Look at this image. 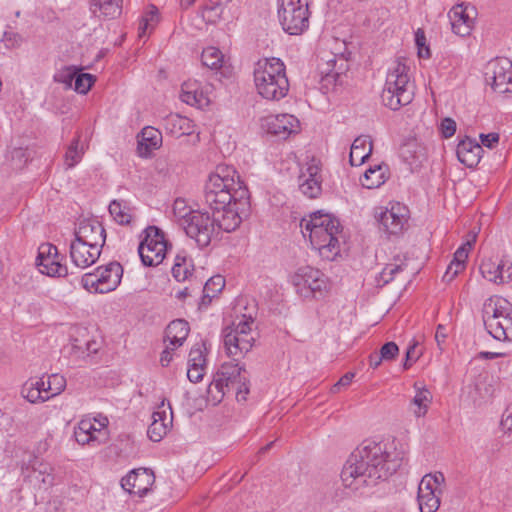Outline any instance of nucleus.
Segmentation results:
<instances>
[{
	"instance_id": "1",
	"label": "nucleus",
	"mask_w": 512,
	"mask_h": 512,
	"mask_svg": "<svg viewBox=\"0 0 512 512\" xmlns=\"http://www.w3.org/2000/svg\"><path fill=\"white\" fill-rule=\"evenodd\" d=\"M203 211L192 210L183 200L174 202V214L186 235L201 248L207 247L218 230L230 233L242 222L250 207L249 190L230 167L218 166L209 176L203 194Z\"/></svg>"
},
{
	"instance_id": "2",
	"label": "nucleus",
	"mask_w": 512,
	"mask_h": 512,
	"mask_svg": "<svg viewBox=\"0 0 512 512\" xmlns=\"http://www.w3.org/2000/svg\"><path fill=\"white\" fill-rule=\"evenodd\" d=\"M403 460L401 453L389 450L386 443L366 440L345 462L340 474L342 484L352 491L374 486L393 475Z\"/></svg>"
},
{
	"instance_id": "3",
	"label": "nucleus",
	"mask_w": 512,
	"mask_h": 512,
	"mask_svg": "<svg viewBox=\"0 0 512 512\" xmlns=\"http://www.w3.org/2000/svg\"><path fill=\"white\" fill-rule=\"evenodd\" d=\"M302 233H309L312 246L317 249L323 258L333 260L340 253L339 234L342 232L340 221L330 214L320 211L303 218L300 222Z\"/></svg>"
},
{
	"instance_id": "4",
	"label": "nucleus",
	"mask_w": 512,
	"mask_h": 512,
	"mask_svg": "<svg viewBox=\"0 0 512 512\" xmlns=\"http://www.w3.org/2000/svg\"><path fill=\"white\" fill-rule=\"evenodd\" d=\"M254 82L258 94L271 101H279L289 91V80L284 62L275 57L260 59L254 68Z\"/></svg>"
},
{
	"instance_id": "5",
	"label": "nucleus",
	"mask_w": 512,
	"mask_h": 512,
	"mask_svg": "<svg viewBox=\"0 0 512 512\" xmlns=\"http://www.w3.org/2000/svg\"><path fill=\"white\" fill-rule=\"evenodd\" d=\"M249 374L245 366L238 363H223L216 374L213 381L208 387V395L216 402H220L224 395L230 390L235 391L237 402H245L249 389Z\"/></svg>"
},
{
	"instance_id": "6",
	"label": "nucleus",
	"mask_w": 512,
	"mask_h": 512,
	"mask_svg": "<svg viewBox=\"0 0 512 512\" xmlns=\"http://www.w3.org/2000/svg\"><path fill=\"white\" fill-rule=\"evenodd\" d=\"M408 70L409 68L404 63L397 62L387 74L381 101L385 107L393 111L410 104L413 100L414 91Z\"/></svg>"
},
{
	"instance_id": "7",
	"label": "nucleus",
	"mask_w": 512,
	"mask_h": 512,
	"mask_svg": "<svg viewBox=\"0 0 512 512\" xmlns=\"http://www.w3.org/2000/svg\"><path fill=\"white\" fill-rule=\"evenodd\" d=\"M487 332L498 341L512 340V304L501 297H490L482 308Z\"/></svg>"
},
{
	"instance_id": "8",
	"label": "nucleus",
	"mask_w": 512,
	"mask_h": 512,
	"mask_svg": "<svg viewBox=\"0 0 512 512\" xmlns=\"http://www.w3.org/2000/svg\"><path fill=\"white\" fill-rule=\"evenodd\" d=\"M311 0H277L282 29L289 35H301L309 28Z\"/></svg>"
},
{
	"instance_id": "9",
	"label": "nucleus",
	"mask_w": 512,
	"mask_h": 512,
	"mask_svg": "<svg viewBox=\"0 0 512 512\" xmlns=\"http://www.w3.org/2000/svg\"><path fill=\"white\" fill-rule=\"evenodd\" d=\"M123 267L118 262H110L105 266H99L94 272L82 276L81 283L88 291L96 293H108L114 291L121 283Z\"/></svg>"
},
{
	"instance_id": "10",
	"label": "nucleus",
	"mask_w": 512,
	"mask_h": 512,
	"mask_svg": "<svg viewBox=\"0 0 512 512\" xmlns=\"http://www.w3.org/2000/svg\"><path fill=\"white\" fill-rule=\"evenodd\" d=\"M143 233L144 238L138 246V254L144 266L161 264L168 250V242L164 232L156 226H148Z\"/></svg>"
},
{
	"instance_id": "11",
	"label": "nucleus",
	"mask_w": 512,
	"mask_h": 512,
	"mask_svg": "<svg viewBox=\"0 0 512 512\" xmlns=\"http://www.w3.org/2000/svg\"><path fill=\"white\" fill-rule=\"evenodd\" d=\"M290 280L297 294L303 298L322 296L327 288L324 274L311 266L298 268Z\"/></svg>"
},
{
	"instance_id": "12",
	"label": "nucleus",
	"mask_w": 512,
	"mask_h": 512,
	"mask_svg": "<svg viewBox=\"0 0 512 512\" xmlns=\"http://www.w3.org/2000/svg\"><path fill=\"white\" fill-rule=\"evenodd\" d=\"M378 228L386 235H400L409 219V209L399 202L391 203L390 208H379L375 212Z\"/></svg>"
},
{
	"instance_id": "13",
	"label": "nucleus",
	"mask_w": 512,
	"mask_h": 512,
	"mask_svg": "<svg viewBox=\"0 0 512 512\" xmlns=\"http://www.w3.org/2000/svg\"><path fill=\"white\" fill-rule=\"evenodd\" d=\"M486 79L491 80V87L498 93L512 91V61L508 58H496L488 63Z\"/></svg>"
},
{
	"instance_id": "14",
	"label": "nucleus",
	"mask_w": 512,
	"mask_h": 512,
	"mask_svg": "<svg viewBox=\"0 0 512 512\" xmlns=\"http://www.w3.org/2000/svg\"><path fill=\"white\" fill-rule=\"evenodd\" d=\"M75 242L102 250L106 242V231L100 221L94 218L82 219L74 230Z\"/></svg>"
},
{
	"instance_id": "15",
	"label": "nucleus",
	"mask_w": 512,
	"mask_h": 512,
	"mask_svg": "<svg viewBox=\"0 0 512 512\" xmlns=\"http://www.w3.org/2000/svg\"><path fill=\"white\" fill-rule=\"evenodd\" d=\"M154 482L155 476L152 470L138 468L131 470L121 479V487L130 494L142 497L150 491Z\"/></svg>"
},
{
	"instance_id": "16",
	"label": "nucleus",
	"mask_w": 512,
	"mask_h": 512,
	"mask_svg": "<svg viewBox=\"0 0 512 512\" xmlns=\"http://www.w3.org/2000/svg\"><path fill=\"white\" fill-rule=\"evenodd\" d=\"M475 13V8L470 4L454 6L449 13L453 32L461 37L469 35L473 28Z\"/></svg>"
},
{
	"instance_id": "17",
	"label": "nucleus",
	"mask_w": 512,
	"mask_h": 512,
	"mask_svg": "<svg viewBox=\"0 0 512 512\" xmlns=\"http://www.w3.org/2000/svg\"><path fill=\"white\" fill-rule=\"evenodd\" d=\"M264 126L268 133L286 139L298 131L299 120L291 114L272 115L265 119Z\"/></svg>"
},
{
	"instance_id": "18",
	"label": "nucleus",
	"mask_w": 512,
	"mask_h": 512,
	"mask_svg": "<svg viewBox=\"0 0 512 512\" xmlns=\"http://www.w3.org/2000/svg\"><path fill=\"white\" fill-rule=\"evenodd\" d=\"M223 344L229 357H243L253 347L255 338H246L236 335L232 327L227 326L222 330Z\"/></svg>"
},
{
	"instance_id": "19",
	"label": "nucleus",
	"mask_w": 512,
	"mask_h": 512,
	"mask_svg": "<svg viewBox=\"0 0 512 512\" xmlns=\"http://www.w3.org/2000/svg\"><path fill=\"white\" fill-rule=\"evenodd\" d=\"M483 152L482 146L475 139L468 137L461 140L456 149L458 160L468 168L478 165Z\"/></svg>"
},
{
	"instance_id": "20",
	"label": "nucleus",
	"mask_w": 512,
	"mask_h": 512,
	"mask_svg": "<svg viewBox=\"0 0 512 512\" xmlns=\"http://www.w3.org/2000/svg\"><path fill=\"white\" fill-rule=\"evenodd\" d=\"M100 249L83 243L72 241L70 243V258L79 268H87L93 265L101 255Z\"/></svg>"
},
{
	"instance_id": "21",
	"label": "nucleus",
	"mask_w": 512,
	"mask_h": 512,
	"mask_svg": "<svg viewBox=\"0 0 512 512\" xmlns=\"http://www.w3.org/2000/svg\"><path fill=\"white\" fill-rule=\"evenodd\" d=\"M430 479H421L418 486L417 501L420 512H436L440 507V493L432 490Z\"/></svg>"
},
{
	"instance_id": "22",
	"label": "nucleus",
	"mask_w": 512,
	"mask_h": 512,
	"mask_svg": "<svg viewBox=\"0 0 512 512\" xmlns=\"http://www.w3.org/2000/svg\"><path fill=\"white\" fill-rule=\"evenodd\" d=\"M23 473L25 471V477L30 479V482L33 480H38L39 476H42L41 483L50 486L53 484V476H52V468L49 464L43 463L38 457L33 456L27 464L22 466Z\"/></svg>"
},
{
	"instance_id": "23",
	"label": "nucleus",
	"mask_w": 512,
	"mask_h": 512,
	"mask_svg": "<svg viewBox=\"0 0 512 512\" xmlns=\"http://www.w3.org/2000/svg\"><path fill=\"white\" fill-rule=\"evenodd\" d=\"M399 155L411 169L418 168L426 159L425 148L416 139L404 142L400 147Z\"/></svg>"
},
{
	"instance_id": "24",
	"label": "nucleus",
	"mask_w": 512,
	"mask_h": 512,
	"mask_svg": "<svg viewBox=\"0 0 512 512\" xmlns=\"http://www.w3.org/2000/svg\"><path fill=\"white\" fill-rule=\"evenodd\" d=\"M194 265L192 259L186 254L185 251L178 253L175 257L174 265L172 267V275L178 281L192 282L198 279L194 274Z\"/></svg>"
},
{
	"instance_id": "25",
	"label": "nucleus",
	"mask_w": 512,
	"mask_h": 512,
	"mask_svg": "<svg viewBox=\"0 0 512 512\" xmlns=\"http://www.w3.org/2000/svg\"><path fill=\"white\" fill-rule=\"evenodd\" d=\"M180 98L184 103L191 106L204 107L209 104L208 97L196 81L182 84Z\"/></svg>"
},
{
	"instance_id": "26",
	"label": "nucleus",
	"mask_w": 512,
	"mask_h": 512,
	"mask_svg": "<svg viewBox=\"0 0 512 512\" xmlns=\"http://www.w3.org/2000/svg\"><path fill=\"white\" fill-rule=\"evenodd\" d=\"M190 331L189 324L184 319H176L171 321L165 330V341L170 346L180 347L183 345Z\"/></svg>"
},
{
	"instance_id": "27",
	"label": "nucleus",
	"mask_w": 512,
	"mask_h": 512,
	"mask_svg": "<svg viewBox=\"0 0 512 512\" xmlns=\"http://www.w3.org/2000/svg\"><path fill=\"white\" fill-rule=\"evenodd\" d=\"M123 0H89L90 10L96 16L114 19L122 13Z\"/></svg>"
},
{
	"instance_id": "28",
	"label": "nucleus",
	"mask_w": 512,
	"mask_h": 512,
	"mask_svg": "<svg viewBox=\"0 0 512 512\" xmlns=\"http://www.w3.org/2000/svg\"><path fill=\"white\" fill-rule=\"evenodd\" d=\"M372 152V141L368 136L357 137L350 149L349 161L352 166H359Z\"/></svg>"
},
{
	"instance_id": "29",
	"label": "nucleus",
	"mask_w": 512,
	"mask_h": 512,
	"mask_svg": "<svg viewBox=\"0 0 512 512\" xmlns=\"http://www.w3.org/2000/svg\"><path fill=\"white\" fill-rule=\"evenodd\" d=\"M225 287V279L221 275H216L210 277L205 284H202V292L203 295L199 302V308H207L214 297L220 293Z\"/></svg>"
},
{
	"instance_id": "30",
	"label": "nucleus",
	"mask_w": 512,
	"mask_h": 512,
	"mask_svg": "<svg viewBox=\"0 0 512 512\" xmlns=\"http://www.w3.org/2000/svg\"><path fill=\"white\" fill-rule=\"evenodd\" d=\"M167 415L165 411H155L152 414V423L149 425L147 430V435L150 440L153 442H159L168 432L169 424H171L172 419L170 418L168 422Z\"/></svg>"
},
{
	"instance_id": "31",
	"label": "nucleus",
	"mask_w": 512,
	"mask_h": 512,
	"mask_svg": "<svg viewBox=\"0 0 512 512\" xmlns=\"http://www.w3.org/2000/svg\"><path fill=\"white\" fill-rule=\"evenodd\" d=\"M62 257H50L43 259H36V265L42 274L50 277H65L68 274V268L61 263Z\"/></svg>"
},
{
	"instance_id": "32",
	"label": "nucleus",
	"mask_w": 512,
	"mask_h": 512,
	"mask_svg": "<svg viewBox=\"0 0 512 512\" xmlns=\"http://www.w3.org/2000/svg\"><path fill=\"white\" fill-rule=\"evenodd\" d=\"M193 127L191 119L178 114L170 115L166 119V129L177 137L192 134L194 132Z\"/></svg>"
},
{
	"instance_id": "33",
	"label": "nucleus",
	"mask_w": 512,
	"mask_h": 512,
	"mask_svg": "<svg viewBox=\"0 0 512 512\" xmlns=\"http://www.w3.org/2000/svg\"><path fill=\"white\" fill-rule=\"evenodd\" d=\"M162 142L161 132L153 127H145L141 131V140L138 142V149L141 154L145 149V153L158 149Z\"/></svg>"
},
{
	"instance_id": "34",
	"label": "nucleus",
	"mask_w": 512,
	"mask_h": 512,
	"mask_svg": "<svg viewBox=\"0 0 512 512\" xmlns=\"http://www.w3.org/2000/svg\"><path fill=\"white\" fill-rule=\"evenodd\" d=\"M99 431L90 420H81L74 430V437L81 445L89 444L96 440L94 432Z\"/></svg>"
},
{
	"instance_id": "35",
	"label": "nucleus",
	"mask_w": 512,
	"mask_h": 512,
	"mask_svg": "<svg viewBox=\"0 0 512 512\" xmlns=\"http://www.w3.org/2000/svg\"><path fill=\"white\" fill-rule=\"evenodd\" d=\"M385 182V167L382 165H375L370 167L364 173L362 186L367 189L378 188Z\"/></svg>"
},
{
	"instance_id": "36",
	"label": "nucleus",
	"mask_w": 512,
	"mask_h": 512,
	"mask_svg": "<svg viewBox=\"0 0 512 512\" xmlns=\"http://www.w3.org/2000/svg\"><path fill=\"white\" fill-rule=\"evenodd\" d=\"M202 64L212 70H218L222 67L223 54L215 47L205 48L201 55Z\"/></svg>"
},
{
	"instance_id": "37",
	"label": "nucleus",
	"mask_w": 512,
	"mask_h": 512,
	"mask_svg": "<svg viewBox=\"0 0 512 512\" xmlns=\"http://www.w3.org/2000/svg\"><path fill=\"white\" fill-rule=\"evenodd\" d=\"M432 396L429 390L425 388L418 389L412 399L411 404L417 408L414 410L416 417L424 416L427 413L428 406L431 402Z\"/></svg>"
},
{
	"instance_id": "38",
	"label": "nucleus",
	"mask_w": 512,
	"mask_h": 512,
	"mask_svg": "<svg viewBox=\"0 0 512 512\" xmlns=\"http://www.w3.org/2000/svg\"><path fill=\"white\" fill-rule=\"evenodd\" d=\"M480 271L485 279L490 282L503 283L502 266L491 261H483L480 265Z\"/></svg>"
},
{
	"instance_id": "39",
	"label": "nucleus",
	"mask_w": 512,
	"mask_h": 512,
	"mask_svg": "<svg viewBox=\"0 0 512 512\" xmlns=\"http://www.w3.org/2000/svg\"><path fill=\"white\" fill-rule=\"evenodd\" d=\"M299 180L300 191L308 198L315 199L319 197L322 192V180L316 178H305Z\"/></svg>"
},
{
	"instance_id": "40",
	"label": "nucleus",
	"mask_w": 512,
	"mask_h": 512,
	"mask_svg": "<svg viewBox=\"0 0 512 512\" xmlns=\"http://www.w3.org/2000/svg\"><path fill=\"white\" fill-rule=\"evenodd\" d=\"M80 136L75 137L67 148L64 156V162L67 168H72L78 164L83 156V150L79 148Z\"/></svg>"
},
{
	"instance_id": "41",
	"label": "nucleus",
	"mask_w": 512,
	"mask_h": 512,
	"mask_svg": "<svg viewBox=\"0 0 512 512\" xmlns=\"http://www.w3.org/2000/svg\"><path fill=\"white\" fill-rule=\"evenodd\" d=\"M21 394L31 403H42L50 399V395H43L39 387L34 386L30 381L24 384Z\"/></svg>"
},
{
	"instance_id": "42",
	"label": "nucleus",
	"mask_w": 512,
	"mask_h": 512,
	"mask_svg": "<svg viewBox=\"0 0 512 512\" xmlns=\"http://www.w3.org/2000/svg\"><path fill=\"white\" fill-rule=\"evenodd\" d=\"M206 345L205 342L195 344L189 353L188 364L192 366H201L205 367L206 365Z\"/></svg>"
},
{
	"instance_id": "43",
	"label": "nucleus",
	"mask_w": 512,
	"mask_h": 512,
	"mask_svg": "<svg viewBox=\"0 0 512 512\" xmlns=\"http://www.w3.org/2000/svg\"><path fill=\"white\" fill-rule=\"evenodd\" d=\"M109 212L116 222L121 225H128L131 222V215L125 211L121 203L114 200L109 205Z\"/></svg>"
},
{
	"instance_id": "44",
	"label": "nucleus",
	"mask_w": 512,
	"mask_h": 512,
	"mask_svg": "<svg viewBox=\"0 0 512 512\" xmlns=\"http://www.w3.org/2000/svg\"><path fill=\"white\" fill-rule=\"evenodd\" d=\"M95 82V77L89 73H78L74 89L80 94H86Z\"/></svg>"
},
{
	"instance_id": "45",
	"label": "nucleus",
	"mask_w": 512,
	"mask_h": 512,
	"mask_svg": "<svg viewBox=\"0 0 512 512\" xmlns=\"http://www.w3.org/2000/svg\"><path fill=\"white\" fill-rule=\"evenodd\" d=\"M245 319L239 321L237 324H234L231 326L232 330L236 335H240L241 337L246 338H255V336L252 333V325L254 323V319L252 317L246 318L245 315L243 316Z\"/></svg>"
},
{
	"instance_id": "46",
	"label": "nucleus",
	"mask_w": 512,
	"mask_h": 512,
	"mask_svg": "<svg viewBox=\"0 0 512 512\" xmlns=\"http://www.w3.org/2000/svg\"><path fill=\"white\" fill-rule=\"evenodd\" d=\"M66 387V379L60 374H52L47 379V389H50V398L60 394Z\"/></svg>"
},
{
	"instance_id": "47",
	"label": "nucleus",
	"mask_w": 512,
	"mask_h": 512,
	"mask_svg": "<svg viewBox=\"0 0 512 512\" xmlns=\"http://www.w3.org/2000/svg\"><path fill=\"white\" fill-rule=\"evenodd\" d=\"M402 266L398 264H387L382 271L379 273V277L377 278L379 285H386L390 283L395 275L402 271Z\"/></svg>"
},
{
	"instance_id": "48",
	"label": "nucleus",
	"mask_w": 512,
	"mask_h": 512,
	"mask_svg": "<svg viewBox=\"0 0 512 512\" xmlns=\"http://www.w3.org/2000/svg\"><path fill=\"white\" fill-rule=\"evenodd\" d=\"M321 163L319 160L312 158L308 163L305 169H301V173L299 175V179L302 180L305 178H316L317 180H322L321 174Z\"/></svg>"
},
{
	"instance_id": "49",
	"label": "nucleus",
	"mask_w": 512,
	"mask_h": 512,
	"mask_svg": "<svg viewBox=\"0 0 512 512\" xmlns=\"http://www.w3.org/2000/svg\"><path fill=\"white\" fill-rule=\"evenodd\" d=\"M189 286H185L182 289H179L176 294L175 298H177L180 301L185 300L187 297L193 296L194 294H197L202 287L203 280L202 279H196L195 281L189 282Z\"/></svg>"
},
{
	"instance_id": "50",
	"label": "nucleus",
	"mask_w": 512,
	"mask_h": 512,
	"mask_svg": "<svg viewBox=\"0 0 512 512\" xmlns=\"http://www.w3.org/2000/svg\"><path fill=\"white\" fill-rule=\"evenodd\" d=\"M203 18L210 23H215L221 18L222 7L220 3H212L203 8Z\"/></svg>"
},
{
	"instance_id": "51",
	"label": "nucleus",
	"mask_w": 512,
	"mask_h": 512,
	"mask_svg": "<svg viewBox=\"0 0 512 512\" xmlns=\"http://www.w3.org/2000/svg\"><path fill=\"white\" fill-rule=\"evenodd\" d=\"M79 70L75 67H68L61 74L55 77L56 81L65 83L67 86L71 87L72 83L76 81V76L78 75Z\"/></svg>"
},
{
	"instance_id": "52",
	"label": "nucleus",
	"mask_w": 512,
	"mask_h": 512,
	"mask_svg": "<svg viewBox=\"0 0 512 512\" xmlns=\"http://www.w3.org/2000/svg\"><path fill=\"white\" fill-rule=\"evenodd\" d=\"M379 353L384 361L393 360L399 354V348L395 342H387L381 348Z\"/></svg>"
},
{
	"instance_id": "53",
	"label": "nucleus",
	"mask_w": 512,
	"mask_h": 512,
	"mask_svg": "<svg viewBox=\"0 0 512 512\" xmlns=\"http://www.w3.org/2000/svg\"><path fill=\"white\" fill-rule=\"evenodd\" d=\"M415 42L419 49L418 54L420 57H430L429 48L426 47V37L422 29H418L415 33Z\"/></svg>"
},
{
	"instance_id": "54",
	"label": "nucleus",
	"mask_w": 512,
	"mask_h": 512,
	"mask_svg": "<svg viewBox=\"0 0 512 512\" xmlns=\"http://www.w3.org/2000/svg\"><path fill=\"white\" fill-rule=\"evenodd\" d=\"M440 131L444 138L452 137L456 132V122L449 117L442 119L440 123Z\"/></svg>"
},
{
	"instance_id": "55",
	"label": "nucleus",
	"mask_w": 512,
	"mask_h": 512,
	"mask_svg": "<svg viewBox=\"0 0 512 512\" xmlns=\"http://www.w3.org/2000/svg\"><path fill=\"white\" fill-rule=\"evenodd\" d=\"M50 257L59 256L58 248L51 243H43L38 248V256L36 259H43Z\"/></svg>"
},
{
	"instance_id": "56",
	"label": "nucleus",
	"mask_w": 512,
	"mask_h": 512,
	"mask_svg": "<svg viewBox=\"0 0 512 512\" xmlns=\"http://www.w3.org/2000/svg\"><path fill=\"white\" fill-rule=\"evenodd\" d=\"M422 479H430V481H429L430 487L429 488H432V490L441 493L440 486L445 481V477H444L443 473L436 472L435 474H426L425 476H423Z\"/></svg>"
},
{
	"instance_id": "57",
	"label": "nucleus",
	"mask_w": 512,
	"mask_h": 512,
	"mask_svg": "<svg viewBox=\"0 0 512 512\" xmlns=\"http://www.w3.org/2000/svg\"><path fill=\"white\" fill-rule=\"evenodd\" d=\"M205 367L189 365L187 377L192 383H198L203 379Z\"/></svg>"
},
{
	"instance_id": "58",
	"label": "nucleus",
	"mask_w": 512,
	"mask_h": 512,
	"mask_svg": "<svg viewBox=\"0 0 512 512\" xmlns=\"http://www.w3.org/2000/svg\"><path fill=\"white\" fill-rule=\"evenodd\" d=\"M466 246L470 247V242H467L466 244H463L461 247H459L454 253V258L452 260L456 264H459L463 267H465V262L468 258V249Z\"/></svg>"
},
{
	"instance_id": "59",
	"label": "nucleus",
	"mask_w": 512,
	"mask_h": 512,
	"mask_svg": "<svg viewBox=\"0 0 512 512\" xmlns=\"http://www.w3.org/2000/svg\"><path fill=\"white\" fill-rule=\"evenodd\" d=\"M355 374L353 372H347L346 374H344L339 380L337 383H335L332 388H331V392L332 393H337L340 391L341 387H347L351 384L353 378H354Z\"/></svg>"
},
{
	"instance_id": "60",
	"label": "nucleus",
	"mask_w": 512,
	"mask_h": 512,
	"mask_svg": "<svg viewBox=\"0 0 512 512\" xmlns=\"http://www.w3.org/2000/svg\"><path fill=\"white\" fill-rule=\"evenodd\" d=\"M420 353L416 352V344L408 347L406 357L403 364L404 369H409L414 362L419 358Z\"/></svg>"
},
{
	"instance_id": "61",
	"label": "nucleus",
	"mask_w": 512,
	"mask_h": 512,
	"mask_svg": "<svg viewBox=\"0 0 512 512\" xmlns=\"http://www.w3.org/2000/svg\"><path fill=\"white\" fill-rule=\"evenodd\" d=\"M464 268L465 267L451 261V263L447 267V270L443 276V279L447 282L452 281L455 278V276H457Z\"/></svg>"
},
{
	"instance_id": "62",
	"label": "nucleus",
	"mask_w": 512,
	"mask_h": 512,
	"mask_svg": "<svg viewBox=\"0 0 512 512\" xmlns=\"http://www.w3.org/2000/svg\"><path fill=\"white\" fill-rule=\"evenodd\" d=\"M481 146H485L487 148H493L495 144L499 142V134L498 133H488V134H480Z\"/></svg>"
},
{
	"instance_id": "63",
	"label": "nucleus",
	"mask_w": 512,
	"mask_h": 512,
	"mask_svg": "<svg viewBox=\"0 0 512 512\" xmlns=\"http://www.w3.org/2000/svg\"><path fill=\"white\" fill-rule=\"evenodd\" d=\"M501 428L505 432H512V403L505 410L501 420Z\"/></svg>"
},
{
	"instance_id": "64",
	"label": "nucleus",
	"mask_w": 512,
	"mask_h": 512,
	"mask_svg": "<svg viewBox=\"0 0 512 512\" xmlns=\"http://www.w3.org/2000/svg\"><path fill=\"white\" fill-rule=\"evenodd\" d=\"M447 338V329L444 325L439 324L435 333V340L440 350H442V345L445 343Z\"/></svg>"
}]
</instances>
